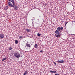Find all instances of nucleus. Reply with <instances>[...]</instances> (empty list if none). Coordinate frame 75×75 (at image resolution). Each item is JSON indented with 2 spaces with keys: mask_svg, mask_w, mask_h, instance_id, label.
<instances>
[{
  "mask_svg": "<svg viewBox=\"0 0 75 75\" xmlns=\"http://www.w3.org/2000/svg\"><path fill=\"white\" fill-rule=\"evenodd\" d=\"M14 56L16 58L19 59L20 57V54L18 52H16L14 53Z\"/></svg>",
  "mask_w": 75,
  "mask_h": 75,
  "instance_id": "f257e3e1",
  "label": "nucleus"
},
{
  "mask_svg": "<svg viewBox=\"0 0 75 75\" xmlns=\"http://www.w3.org/2000/svg\"><path fill=\"white\" fill-rule=\"evenodd\" d=\"M8 6H10V7H13L14 5L13 4L11 3L10 2H8Z\"/></svg>",
  "mask_w": 75,
  "mask_h": 75,
  "instance_id": "f03ea898",
  "label": "nucleus"
},
{
  "mask_svg": "<svg viewBox=\"0 0 75 75\" xmlns=\"http://www.w3.org/2000/svg\"><path fill=\"white\" fill-rule=\"evenodd\" d=\"M60 33H61L60 32V33L59 34H57V35L55 34V36L56 37H57V38H60V37H61V35Z\"/></svg>",
  "mask_w": 75,
  "mask_h": 75,
  "instance_id": "7ed1b4c3",
  "label": "nucleus"
},
{
  "mask_svg": "<svg viewBox=\"0 0 75 75\" xmlns=\"http://www.w3.org/2000/svg\"><path fill=\"white\" fill-rule=\"evenodd\" d=\"M64 28L62 27H58L57 28V30H58V31H60V30H62V29Z\"/></svg>",
  "mask_w": 75,
  "mask_h": 75,
  "instance_id": "20e7f679",
  "label": "nucleus"
},
{
  "mask_svg": "<svg viewBox=\"0 0 75 75\" xmlns=\"http://www.w3.org/2000/svg\"><path fill=\"white\" fill-rule=\"evenodd\" d=\"M4 37V35L3 34H1L0 35V37L1 38H3Z\"/></svg>",
  "mask_w": 75,
  "mask_h": 75,
  "instance_id": "39448f33",
  "label": "nucleus"
},
{
  "mask_svg": "<svg viewBox=\"0 0 75 75\" xmlns=\"http://www.w3.org/2000/svg\"><path fill=\"white\" fill-rule=\"evenodd\" d=\"M57 62L58 63H64V62H65V61L64 60H58L57 61Z\"/></svg>",
  "mask_w": 75,
  "mask_h": 75,
  "instance_id": "423d86ee",
  "label": "nucleus"
},
{
  "mask_svg": "<svg viewBox=\"0 0 75 75\" xmlns=\"http://www.w3.org/2000/svg\"><path fill=\"white\" fill-rule=\"evenodd\" d=\"M13 7L14 10H17V6L16 5H14Z\"/></svg>",
  "mask_w": 75,
  "mask_h": 75,
  "instance_id": "0eeeda50",
  "label": "nucleus"
},
{
  "mask_svg": "<svg viewBox=\"0 0 75 75\" xmlns=\"http://www.w3.org/2000/svg\"><path fill=\"white\" fill-rule=\"evenodd\" d=\"M55 34H59V30H56V31L55 32Z\"/></svg>",
  "mask_w": 75,
  "mask_h": 75,
  "instance_id": "6e6552de",
  "label": "nucleus"
},
{
  "mask_svg": "<svg viewBox=\"0 0 75 75\" xmlns=\"http://www.w3.org/2000/svg\"><path fill=\"white\" fill-rule=\"evenodd\" d=\"M11 2L13 4V5H15V2H14V0H11Z\"/></svg>",
  "mask_w": 75,
  "mask_h": 75,
  "instance_id": "1a4fd4ad",
  "label": "nucleus"
},
{
  "mask_svg": "<svg viewBox=\"0 0 75 75\" xmlns=\"http://www.w3.org/2000/svg\"><path fill=\"white\" fill-rule=\"evenodd\" d=\"M26 45L28 47H31V45H30V44H28V43H26Z\"/></svg>",
  "mask_w": 75,
  "mask_h": 75,
  "instance_id": "9d476101",
  "label": "nucleus"
},
{
  "mask_svg": "<svg viewBox=\"0 0 75 75\" xmlns=\"http://www.w3.org/2000/svg\"><path fill=\"white\" fill-rule=\"evenodd\" d=\"M27 71H25L23 74V75H27Z\"/></svg>",
  "mask_w": 75,
  "mask_h": 75,
  "instance_id": "9b49d317",
  "label": "nucleus"
},
{
  "mask_svg": "<svg viewBox=\"0 0 75 75\" xmlns=\"http://www.w3.org/2000/svg\"><path fill=\"white\" fill-rule=\"evenodd\" d=\"M24 38L22 36H19V39H21V38Z\"/></svg>",
  "mask_w": 75,
  "mask_h": 75,
  "instance_id": "f8f14e48",
  "label": "nucleus"
},
{
  "mask_svg": "<svg viewBox=\"0 0 75 75\" xmlns=\"http://www.w3.org/2000/svg\"><path fill=\"white\" fill-rule=\"evenodd\" d=\"M35 47V48H38V46L37 45V44H36L35 45V46H34Z\"/></svg>",
  "mask_w": 75,
  "mask_h": 75,
  "instance_id": "ddd939ff",
  "label": "nucleus"
},
{
  "mask_svg": "<svg viewBox=\"0 0 75 75\" xmlns=\"http://www.w3.org/2000/svg\"><path fill=\"white\" fill-rule=\"evenodd\" d=\"M37 35L38 36V37H40V36L41 35V34H40L39 33H38V34H37Z\"/></svg>",
  "mask_w": 75,
  "mask_h": 75,
  "instance_id": "4468645a",
  "label": "nucleus"
},
{
  "mask_svg": "<svg viewBox=\"0 0 75 75\" xmlns=\"http://www.w3.org/2000/svg\"><path fill=\"white\" fill-rule=\"evenodd\" d=\"M26 31H27V33H28V32H30V30L27 29Z\"/></svg>",
  "mask_w": 75,
  "mask_h": 75,
  "instance_id": "2eb2a0df",
  "label": "nucleus"
},
{
  "mask_svg": "<svg viewBox=\"0 0 75 75\" xmlns=\"http://www.w3.org/2000/svg\"><path fill=\"white\" fill-rule=\"evenodd\" d=\"M8 49L9 50H13V48L11 47H9Z\"/></svg>",
  "mask_w": 75,
  "mask_h": 75,
  "instance_id": "dca6fc26",
  "label": "nucleus"
},
{
  "mask_svg": "<svg viewBox=\"0 0 75 75\" xmlns=\"http://www.w3.org/2000/svg\"><path fill=\"white\" fill-rule=\"evenodd\" d=\"M6 58H3L2 60V61H5V60H6Z\"/></svg>",
  "mask_w": 75,
  "mask_h": 75,
  "instance_id": "f3484780",
  "label": "nucleus"
},
{
  "mask_svg": "<svg viewBox=\"0 0 75 75\" xmlns=\"http://www.w3.org/2000/svg\"><path fill=\"white\" fill-rule=\"evenodd\" d=\"M5 9L6 10H7L8 9V7L7 6H6L5 8Z\"/></svg>",
  "mask_w": 75,
  "mask_h": 75,
  "instance_id": "a211bd4d",
  "label": "nucleus"
},
{
  "mask_svg": "<svg viewBox=\"0 0 75 75\" xmlns=\"http://www.w3.org/2000/svg\"><path fill=\"white\" fill-rule=\"evenodd\" d=\"M15 41V44H17L18 43V41L17 40H16Z\"/></svg>",
  "mask_w": 75,
  "mask_h": 75,
  "instance_id": "6ab92c4d",
  "label": "nucleus"
},
{
  "mask_svg": "<svg viewBox=\"0 0 75 75\" xmlns=\"http://www.w3.org/2000/svg\"><path fill=\"white\" fill-rule=\"evenodd\" d=\"M53 73H54V74H56V73H57V71H53Z\"/></svg>",
  "mask_w": 75,
  "mask_h": 75,
  "instance_id": "aec40b11",
  "label": "nucleus"
},
{
  "mask_svg": "<svg viewBox=\"0 0 75 75\" xmlns=\"http://www.w3.org/2000/svg\"><path fill=\"white\" fill-rule=\"evenodd\" d=\"M53 71H52V70H50V72H51V73H53Z\"/></svg>",
  "mask_w": 75,
  "mask_h": 75,
  "instance_id": "412c9836",
  "label": "nucleus"
},
{
  "mask_svg": "<svg viewBox=\"0 0 75 75\" xmlns=\"http://www.w3.org/2000/svg\"><path fill=\"white\" fill-rule=\"evenodd\" d=\"M53 63L54 65H57V63L55 62H54Z\"/></svg>",
  "mask_w": 75,
  "mask_h": 75,
  "instance_id": "4be33fe9",
  "label": "nucleus"
},
{
  "mask_svg": "<svg viewBox=\"0 0 75 75\" xmlns=\"http://www.w3.org/2000/svg\"><path fill=\"white\" fill-rule=\"evenodd\" d=\"M68 22H67L66 23H65V25H67V23H68Z\"/></svg>",
  "mask_w": 75,
  "mask_h": 75,
  "instance_id": "5701e85b",
  "label": "nucleus"
},
{
  "mask_svg": "<svg viewBox=\"0 0 75 75\" xmlns=\"http://www.w3.org/2000/svg\"><path fill=\"white\" fill-rule=\"evenodd\" d=\"M55 75H59V74H55Z\"/></svg>",
  "mask_w": 75,
  "mask_h": 75,
  "instance_id": "b1692460",
  "label": "nucleus"
},
{
  "mask_svg": "<svg viewBox=\"0 0 75 75\" xmlns=\"http://www.w3.org/2000/svg\"><path fill=\"white\" fill-rule=\"evenodd\" d=\"M43 52V51H42V50H41L40 51V52Z\"/></svg>",
  "mask_w": 75,
  "mask_h": 75,
  "instance_id": "393cba45",
  "label": "nucleus"
},
{
  "mask_svg": "<svg viewBox=\"0 0 75 75\" xmlns=\"http://www.w3.org/2000/svg\"><path fill=\"white\" fill-rule=\"evenodd\" d=\"M38 23H39V21H38Z\"/></svg>",
  "mask_w": 75,
  "mask_h": 75,
  "instance_id": "a878e982",
  "label": "nucleus"
},
{
  "mask_svg": "<svg viewBox=\"0 0 75 75\" xmlns=\"http://www.w3.org/2000/svg\"><path fill=\"white\" fill-rule=\"evenodd\" d=\"M9 1H11V0H9Z\"/></svg>",
  "mask_w": 75,
  "mask_h": 75,
  "instance_id": "bb28decb",
  "label": "nucleus"
}]
</instances>
